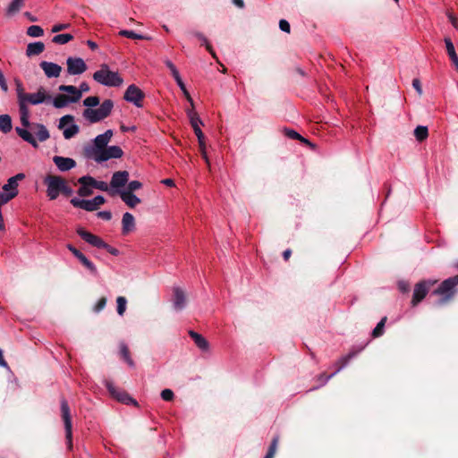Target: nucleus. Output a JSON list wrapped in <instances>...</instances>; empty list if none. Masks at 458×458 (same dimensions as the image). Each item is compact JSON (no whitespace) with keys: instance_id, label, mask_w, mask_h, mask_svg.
Segmentation results:
<instances>
[{"instance_id":"obj_18","label":"nucleus","mask_w":458,"mask_h":458,"mask_svg":"<svg viewBox=\"0 0 458 458\" xmlns=\"http://www.w3.org/2000/svg\"><path fill=\"white\" fill-rule=\"evenodd\" d=\"M53 162L60 172H67L76 166V161L71 157L55 156Z\"/></svg>"},{"instance_id":"obj_9","label":"nucleus","mask_w":458,"mask_h":458,"mask_svg":"<svg viewBox=\"0 0 458 458\" xmlns=\"http://www.w3.org/2000/svg\"><path fill=\"white\" fill-rule=\"evenodd\" d=\"M458 284V275L450 277L439 285V287L434 292L436 294L443 295L444 298L439 301V304H442L449 301L454 295V288Z\"/></svg>"},{"instance_id":"obj_36","label":"nucleus","mask_w":458,"mask_h":458,"mask_svg":"<svg viewBox=\"0 0 458 458\" xmlns=\"http://www.w3.org/2000/svg\"><path fill=\"white\" fill-rule=\"evenodd\" d=\"M428 135V127H426V126L419 125L414 130V136L417 139V140H419V141H422L425 139H427Z\"/></svg>"},{"instance_id":"obj_5","label":"nucleus","mask_w":458,"mask_h":458,"mask_svg":"<svg viewBox=\"0 0 458 458\" xmlns=\"http://www.w3.org/2000/svg\"><path fill=\"white\" fill-rule=\"evenodd\" d=\"M61 413H62V419H63L64 424L67 447L69 450H72V417H71L70 407L68 405L67 401L64 399L61 400Z\"/></svg>"},{"instance_id":"obj_42","label":"nucleus","mask_w":458,"mask_h":458,"mask_svg":"<svg viewBox=\"0 0 458 458\" xmlns=\"http://www.w3.org/2000/svg\"><path fill=\"white\" fill-rule=\"evenodd\" d=\"M386 321V317H384L377 323V327L373 329V332H372V335L374 337H378V336L382 335Z\"/></svg>"},{"instance_id":"obj_58","label":"nucleus","mask_w":458,"mask_h":458,"mask_svg":"<svg viewBox=\"0 0 458 458\" xmlns=\"http://www.w3.org/2000/svg\"><path fill=\"white\" fill-rule=\"evenodd\" d=\"M340 370L337 369L335 372L332 373L329 376H325L324 374H321L318 377V380L321 382V385H325L330 378H332Z\"/></svg>"},{"instance_id":"obj_19","label":"nucleus","mask_w":458,"mask_h":458,"mask_svg":"<svg viewBox=\"0 0 458 458\" xmlns=\"http://www.w3.org/2000/svg\"><path fill=\"white\" fill-rule=\"evenodd\" d=\"M39 66L47 78H57L62 72V67L52 62L42 61Z\"/></svg>"},{"instance_id":"obj_48","label":"nucleus","mask_w":458,"mask_h":458,"mask_svg":"<svg viewBox=\"0 0 458 458\" xmlns=\"http://www.w3.org/2000/svg\"><path fill=\"white\" fill-rule=\"evenodd\" d=\"M70 28H71V23H69V22L56 23L52 27L51 32L57 33L59 31H62V30H64L70 29Z\"/></svg>"},{"instance_id":"obj_23","label":"nucleus","mask_w":458,"mask_h":458,"mask_svg":"<svg viewBox=\"0 0 458 458\" xmlns=\"http://www.w3.org/2000/svg\"><path fill=\"white\" fill-rule=\"evenodd\" d=\"M122 200L130 208H135L140 203V199L130 191H118Z\"/></svg>"},{"instance_id":"obj_33","label":"nucleus","mask_w":458,"mask_h":458,"mask_svg":"<svg viewBox=\"0 0 458 458\" xmlns=\"http://www.w3.org/2000/svg\"><path fill=\"white\" fill-rule=\"evenodd\" d=\"M25 0H13L7 7L6 13L8 15H13L18 13L20 9L24 5Z\"/></svg>"},{"instance_id":"obj_40","label":"nucleus","mask_w":458,"mask_h":458,"mask_svg":"<svg viewBox=\"0 0 458 458\" xmlns=\"http://www.w3.org/2000/svg\"><path fill=\"white\" fill-rule=\"evenodd\" d=\"M190 122H191V125L192 126L197 138H201L203 135V132L200 129V125L202 124V121L200 120V118H195V120H192Z\"/></svg>"},{"instance_id":"obj_8","label":"nucleus","mask_w":458,"mask_h":458,"mask_svg":"<svg viewBox=\"0 0 458 458\" xmlns=\"http://www.w3.org/2000/svg\"><path fill=\"white\" fill-rule=\"evenodd\" d=\"M64 178L58 175H47L44 179V182L47 185V195L49 199L54 200L57 199L61 193Z\"/></svg>"},{"instance_id":"obj_6","label":"nucleus","mask_w":458,"mask_h":458,"mask_svg":"<svg viewBox=\"0 0 458 458\" xmlns=\"http://www.w3.org/2000/svg\"><path fill=\"white\" fill-rule=\"evenodd\" d=\"M58 129L63 131L65 140L72 139L80 131L79 126L74 123V117L71 114H66L60 118Z\"/></svg>"},{"instance_id":"obj_31","label":"nucleus","mask_w":458,"mask_h":458,"mask_svg":"<svg viewBox=\"0 0 458 458\" xmlns=\"http://www.w3.org/2000/svg\"><path fill=\"white\" fill-rule=\"evenodd\" d=\"M78 259L91 275L98 276L97 267L83 253L78 258Z\"/></svg>"},{"instance_id":"obj_47","label":"nucleus","mask_w":458,"mask_h":458,"mask_svg":"<svg viewBox=\"0 0 458 458\" xmlns=\"http://www.w3.org/2000/svg\"><path fill=\"white\" fill-rule=\"evenodd\" d=\"M361 352V349H359L358 351H356V352H350L348 355L341 358L340 361L342 362V365L340 366V368L338 369V370H341L343 368H344L347 363L349 362V360L353 358L357 353L360 352Z\"/></svg>"},{"instance_id":"obj_49","label":"nucleus","mask_w":458,"mask_h":458,"mask_svg":"<svg viewBox=\"0 0 458 458\" xmlns=\"http://www.w3.org/2000/svg\"><path fill=\"white\" fill-rule=\"evenodd\" d=\"M174 392L171 389L166 388L161 392V398L165 401H172L174 399Z\"/></svg>"},{"instance_id":"obj_56","label":"nucleus","mask_w":458,"mask_h":458,"mask_svg":"<svg viewBox=\"0 0 458 458\" xmlns=\"http://www.w3.org/2000/svg\"><path fill=\"white\" fill-rule=\"evenodd\" d=\"M279 28L281 30L287 32V33H289L290 30H291L290 24L286 20H281L279 21Z\"/></svg>"},{"instance_id":"obj_43","label":"nucleus","mask_w":458,"mask_h":458,"mask_svg":"<svg viewBox=\"0 0 458 458\" xmlns=\"http://www.w3.org/2000/svg\"><path fill=\"white\" fill-rule=\"evenodd\" d=\"M116 303H117V313L120 316H123V313L125 312V310H126L127 301H126V299L124 297L119 296L116 299Z\"/></svg>"},{"instance_id":"obj_55","label":"nucleus","mask_w":458,"mask_h":458,"mask_svg":"<svg viewBox=\"0 0 458 458\" xmlns=\"http://www.w3.org/2000/svg\"><path fill=\"white\" fill-rule=\"evenodd\" d=\"M412 87L415 89V90L417 91L419 96L422 95V93H423L422 87H421V83L419 79H413Z\"/></svg>"},{"instance_id":"obj_53","label":"nucleus","mask_w":458,"mask_h":458,"mask_svg":"<svg viewBox=\"0 0 458 458\" xmlns=\"http://www.w3.org/2000/svg\"><path fill=\"white\" fill-rule=\"evenodd\" d=\"M277 444H278V437H275L272 440V443L269 446V449L267 451L268 454H272V455H275L276 452V448H277Z\"/></svg>"},{"instance_id":"obj_38","label":"nucleus","mask_w":458,"mask_h":458,"mask_svg":"<svg viewBox=\"0 0 458 458\" xmlns=\"http://www.w3.org/2000/svg\"><path fill=\"white\" fill-rule=\"evenodd\" d=\"M27 34L33 38H38L44 34V30L40 26L32 25L28 28Z\"/></svg>"},{"instance_id":"obj_17","label":"nucleus","mask_w":458,"mask_h":458,"mask_svg":"<svg viewBox=\"0 0 458 458\" xmlns=\"http://www.w3.org/2000/svg\"><path fill=\"white\" fill-rule=\"evenodd\" d=\"M77 233L89 244L101 249L105 247V242L98 236L85 231L83 228H79L77 230Z\"/></svg>"},{"instance_id":"obj_45","label":"nucleus","mask_w":458,"mask_h":458,"mask_svg":"<svg viewBox=\"0 0 458 458\" xmlns=\"http://www.w3.org/2000/svg\"><path fill=\"white\" fill-rule=\"evenodd\" d=\"M361 352V349H359L358 351H356V352H350L348 355L341 358L340 361L342 362V365L340 366V368L338 369V370H341L343 368H344L347 363L349 362V360L353 358L357 353L360 352Z\"/></svg>"},{"instance_id":"obj_52","label":"nucleus","mask_w":458,"mask_h":458,"mask_svg":"<svg viewBox=\"0 0 458 458\" xmlns=\"http://www.w3.org/2000/svg\"><path fill=\"white\" fill-rule=\"evenodd\" d=\"M285 135L290 139L293 140H302V136L300 135L297 131L293 130L287 129L285 130Z\"/></svg>"},{"instance_id":"obj_30","label":"nucleus","mask_w":458,"mask_h":458,"mask_svg":"<svg viewBox=\"0 0 458 458\" xmlns=\"http://www.w3.org/2000/svg\"><path fill=\"white\" fill-rule=\"evenodd\" d=\"M12 118L9 114H0V131L8 133L12 131Z\"/></svg>"},{"instance_id":"obj_63","label":"nucleus","mask_w":458,"mask_h":458,"mask_svg":"<svg viewBox=\"0 0 458 458\" xmlns=\"http://www.w3.org/2000/svg\"><path fill=\"white\" fill-rule=\"evenodd\" d=\"M67 249L78 259L82 252H81L79 250H77L74 246L72 244L67 245Z\"/></svg>"},{"instance_id":"obj_41","label":"nucleus","mask_w":458,"mask_h":458,"mask_svg":"<svg viewBox=\"0 0 458 458\" xmlns=\"http://www.w3.org/2000/svg\"><path fill=\"white\" fill-rule=\"evenodd\" d=\"M119 35L133 39H144L146 38L143 35L138 34L132 30H120Z\"/></svg>"},{"instance_id":"obj_29","label":"nucleus","mask_w":458,"mask_h":458,"mask_svg":"<svg viewBox=\"0 0 458 458\" xmlns=\"http://www.w3.org/2000/svg\"><path fill=\"white\" fill-rule=\"evenodd\" d=\"M69 99L70 98H68V96L64 95V94H59V95L55 96L54 98H51L50 101L52 102L53 106L55 108H63V107L68 106L70 103H72Z\"/></svg>"},{"instance_id":"obj_64","label":"nucleus","mask_w":458,"mask_h":458,"mask_svg":"<svg viewBox=\"0 0 458 458\" xmlns=\"http://www.w3.org/2000/svg\"><path fill=\"white\" fill-rule=\"evenodd\" d=\"M447 17L450 21V22L452 23V25L458 30V21L457 19L455 18V16L452 13H448L447 14Z\"/></svg>"},{"instance_id":"obj_62","label":"nucleus","mask_w":458,"mask_h":458,"mask_svg":"<svg viewBox=\"0 0 458 458\" xmlns=\"http://www.w3.org/2000/svg\"><path fill=\"white\" fill-rule=\"evenodd\" d=\"M78 91L80 92L81 98L83 93L89 91V86L88 85L87 82H81L80 84Z\"/></svg>"},{"instance_id":"obj_25","label":"nucleus","mask_w":458,"mask_h":458,"mask_svg":"<svg viewBox=\"0 0 458 458\" xmlns=\"http://www.w3.org/2000/svg\"><path fill=\"white\" fill-rule=\"evenodd\" d=\"M59 90L62 92H66L69 94V100L72 103H76L81 99V94L78 91V89L72 85H61L59 86Z\"/></svg>"},{"instance_id":"obj_54","label":"nucleus","mask_w":458,"mask_h":458,"mask_svg":"<svg viewBox=\"0 0 458 458\" xmlns=\"http://www.w3.org/2000/svg\"><path fill=\"white\" fill-rule=\"evenodd\" d=\"M106 304V299L105 297H102L98 300V303L96 304L94 310L96 312H99L101 310L105 308Z\"/></svg>"},{"instance_id":"obj_32","label":"nucleus","mask_w":458,"mask_h":458,"mask_svg":"<svg viewBox=\"0 0 458 458\" xmlns=\"http://www.w3.org/2000/svg\"><path fill=\"white\" fill-rule=\"evenodd\" d=\"M120 354L130 367H134V362L130 356L129 348L124 343L120 344Z\"/></svg>"},{"instance_id":"obj_24","label":"nucleus","mask_w":458,"mask_h":458,"mask_svg":"<svg viewBox=\"0 0 458 458\" xmlns=\"http://www.w3.org/2000/svg\"><path fill=\"white\" fill-rule=\"evenodd\" d=\"M135 229V219L134 216L126 212L123 214L122 218V233L123 234H128Z\"/></svg>"},{"instance_id":"obj_13","label":"nucleus","mask_w":458,"mask_h":458,"mask_svg":"<svg viewBox=\"0 0 458 458\" xmlns=\"http://www.w3.org/2000/svg\"><path fill=\"white\" fill-rule=\"evenodd\" d=\"M67 72L70 75H80L87 70V65L82 58L68 57L66 60Z\"/></svg>"},{"instance_id":"obj_20","label":"nucleus","mask_w":458,"mask_h":458,"mask_svg":"<svg viewBox=\"0 0 458 458\" xmlns=\"http://www.w3.org/2000/svg\"><path fill=\"white\" fill-rule=\"evenodd\" d=\"M173 306L177 311L183 310L186 306V295L180 287H174L173 290Z\"/></svg>"},{"instance_id":"obj_22","label":"nucleus","mask_w":458,"mask_h":458,"mask_svg":"<svg viewBox=\"0 0 458 458\" xmlns=\"http://www.w3.org/2000/svg\"><path fill=\"white\" fill-rule=\"evenodd\" d=\"M78 182H87L91 185L92 188L103 191H109L110 194H114L113 191H110L108 184L103 181H97L95 178L89 175H85L79 178Z\"/></svg>"},{"instance_id":"obj_28","label":"nucleus","mask_w":458,"mask_h":458,"mask_svg":"<svg viewBox=\"0 0 458 458\" xmlns=\"http://www.w3.org/2000/svg\"><path fill=\"white\" fill-rule=\"evenodd\" d=\"M44 49H45V45H44V43H42L40 41L30 43L27 46L26 55L28 56L38 55L41 54L44 51Z\"/></svg>"},{"instance_id":"obj_44","label":"nucleus","mask_w":458,"mask_h":458,"mask_svg":"<svg viewBox=\"0 0 458 458\" xmlns=\"http://www.w3.org/2000/svg\"><path fill=\"white\" fill-rule=\"evenodd\" d=\"M165 64L167 66V68L170 70L174 80H177L181 77L175 65L170 60H165Z\"/></svg>"},{"instance_id":"obj_60","label":"nucleus","mask_w":458,"mask_h":458,"mask_svg":"<svg viewBox=\"0 0 458 458\" xmlns=\"http://www.w3.org/2000/svg\"><path fill=\"white\" fill-rule=\"evenodd\" d=\"M101 249L106 250L110 254L114 256H117L119 254V250L107 243L105 242V247H102Z\"/></svg>"},{"instance_id":"obj_10","label":"nucleus","mask_w":458,"mask_h":458,"mask_svg":"<svg viewBox=\"0 0 458 458\" xmlns=\"http://www.w3.org/2000/svg\"><path fill=\"white\" fill-rule=\"evenodd\" d=\"M105 198L101 195L96 196L92 199H81L73 198L71 199V204L86 211H94L98 208L99 206L105 203Z\"/></svg>"},{"instance_id":"obj_39","label":"nucleus","mask_w":458,"mask_h":458,"mask_svg":"<svg viewBox=\"0 0 458 458\" xmlns=\"http://www.w3.org/2000/svg\"><path fill=\"white\" fill-rule=\"evenodd\" d=\"M177 85L179 86V88L181 89V90L182 91L184 97L186 98V99L188 100V102L191 104V106H193V99L191 97L189 91L187 90L186 87H185V84L183 83L182 78L180 77L179 79L175 80Z\"/></svg>"},{"instance_id":"obj_59","label":"nucleus","mask_w":458,"mask_h":458,"mask_svg":"<svg viewBox=\"0 0 458 458\" xmlns=\"http://www.w3.org/2000/svg\"><path fill=\"white\" fill-rule=\"evenodd\" d=\"M0 88L3 89V91L6 92L8 90V86L5 81V78L4 76V73L0 70Z\"/></svg>"},{"instance_id":"obj_14","label":"nucleus","mask_w":458,"mask_h":458,"mask_svg":"<svg viewBox=\"0 0 458 458\" xmlns=\"http://www.w3.org/2000/svg\"><path fill=\"white\" fill-rule=\"evenodd\" d=\"M105 386L107 388L110 394L114 397L119 402H122L123 403H134L136 404V401L132 399L131 396L128 395L125 392L120 391L117 389L114 384L109 380H105Z\"/></svg>"},{"instance_id":"obj_50","label":"nucleus","mask_w":458,"mask_h":458,"mask_svg":"<svg viewBox=\"0 0 458 458\" xmlns=\"http://www.w3.org/2000/svg\"><path fill=\"white\" fill-rule=\"evenodd\" d=\"M142 187V183L139 181H131L128 183V187L126 191H130L133 192Z\"/></svg>"},{"instance_id":"obj_35","label":"nucleus","mask_w":458,"mask_h":458,"mask_svg":"<svg viewBox=\"0 0 458 458\" xmlns=\"http://www.w3.org/2000/svg\"><path fill=\"white\" fill-rule=\"evenodd\" d=\"M73 39V36L69 33L58 34L52 38V42L58 45H64Z\"/></svg>"},{"instance_id":"obj_51","label":"nucleus","mask_w":458,"mask_h":458,"mask_svg":"<svg viewBox=\"0 0 458 458\" xmlns=\"http://www.w3.org/2000/svg\"><path fill=\"white\" fill-rule=\"evenodd\" d=\"M61 193H63L64 195H65L67 197L71 196L73 193L72 189L67 184L65 180H64L62 189H61Z\"/></svg>"},{"instance_id":"obj_7","label":"nucleus","mask_w":458,"mask_h":458,"mask_svg":"<svg viewBox=\"0 0 458 458\" xmlns=\"http://www.w3.org/2000/svg\"><path fill=\"white\" fill-rule=\"evenodd\" d=\"M123 155V151L119 146H107L88 159L94 160L97 163H103L112 158H120Z\"/></svg>"},{"instance_id":"obj_1","label":"nucleus","mask_w":458,"mask_h":458,"mask_svg":"<svg viewBox=\"0 0 458 458\" xmlns=\"http://www.w3.org/2000/svg\"><path fill=\"white\" fill-rule=\"evenodd\" d=\"M15 83L20 120L23 127H16L15 131L24 141L30 143L33 148H38L37 139L41 142L46 141L50 137L49 131L42 123H30L29 107L24 106V98L27 93L24 91L22 83L19 80H16Z\"/></svg>"},{"instance_id":"obj_16","label":"nucleus","mask_w":458,"mask_h":458,"mask_svg":"<svg viewBox=\"0 0 458 458\" xmlns=\"http://www.w3.org/2000/svg\"><path fill=\"white\" fill-rule=\"evenodd\" d=\"M25 178V174L22 173H19L16 175L10 177L7 180V182L3 186V191L8 192L9 194H13L15 198L18 193V182L22 181Z\"/></svg>"},{"instance_id":"obj_2","label":"nucleus","mask_w":458,"mask_h":458,"mask_svg":"<svg viewBox=\"0 0 458 458\" xmlns=\"http://www.w3.org/2000/svg\"><path fill=\"white\" fill-rule=\"evenodd\" d=\"M83 105L87 108L83 111L82 116L89 123H98L106 118L114 108V102L111 99H106L102 102L98 108L93 109L99 105V98L90 96L83 100Z\"/></svg>"},{"instance_id":"obj_27","label":"nucleus","mask_w":458,"mask_h":458,"mask_svg":"<svg viewBox=\"0 0 458 458\" xmlns=\"http://www.w3.org/2000/svg\"><path fill=\"white\" fill-rule=\"evenodd\" d=\"M190 336L194 341L195 344L202 351H207L209 347L208 341L199 333L194 331L189 332Z\"/></svg>"},{"instance_id":"obj_21","label":"nucleus","mask_w":458,"mask_h":458,"mask_svg":"<svg viewBox=\"0 0 458 458\" xmlns=\"http://www.w3.org/2000/svg\"><path fill=\"white\" fill-rule=\"evenodd\" d=\"M129 180V173L127 171H118L113 174L110 182V187L119 189L123 187Z\"/></svg>"},{"instance_id":"obj_46","label":"nucleus","mask_w":458,"mask_h":458,"mask_svg":"<svg viewBox=\"0 0 458 458\" xmlns=\"http://www.w3.org/2000/svg\"><path fill=\"white\" fill-rule=\"evenodd\" d=\"M361 352V349H359L358 351H356V352H350L348 355L341 358L340 361L342 362V365L340 366V368L338 369V370H341L343 368H344L347 363L349 362V360L353 358L357 353L360 352Z\"/></svg>"},{"instance_id":"obj_4","label":"nucleus","mask_w":458,"mask_h":458,"mask_svg":"<svg viewBox=\"0 0 458 458\" xmlns=\"http://www.w3.org/2000/svg\"><path fill=\"white\" fill-rule=\"evenodd\" d=\"M113 131L107 130L104 133L98 135L91 144H88L83 148V155L88 159L97 152L107 147L113 137Z\"/></svg>"},{"instance_id":"obj_11","label":"nucleus","mask_w":458,"mask_h":458,"mask_svg":"<svg viewBox=\"0 0 458 458\" xmlns=\"http://www.w3.org/2000/svg\"><path fill=\"white\" fill-rule=\"evenodd\" d=\"M50 100L51 96L47 93L46 89L39 87L37 92L27 93L26 98H24V106L25 107H29V104L36 106L43 103H48Z\"/></svg>"},{"instance_id":"obj_12","label":"nucleus","mask_w":458,"mask_h":458,"mask_svg":"<svg viewBox=\"0 0 458 458\" xmlns=\"http://www.w3.org/2000/svg\"><path fill=\"white\" fill-rule=\"evenodd\" d=\"M123 98L127 102L132 103L137 107H141L144 93L140 88L132 84L127 88Z\"/></svg>"},{"instance_id":"obj_61","label":"nucleus","mask_w":458,"mask_h":458,"mask_svg":"<svg viewBox=\"0 0 458 458\" xmlns=\"http://www.w3.org/2000/svg\"><path fill=\"white\" fill-rule=\"evenodd\" d=\"M98 216L104 220H110L112 218V214L109 211H100L98 213Z\"/></svg>"},{"instance_id":"obj_3","label":"nucleus","mask_w":458,"mask_h":458,"mask_svg":"<svg viewBox=\"0 0 458 458\" xmlns=\"http://www.w3.org/2000/svg\"><path fill=\"white\" fill-rule=\"evenodd\" d=\"M93 79L98 83L106 87H119L123 80L117 72L110 70L107 64H101L100 69L93 73Z\"/></svg>"},{"instance_id":"obj_15","label":"nucleus","mask_w":458,"mask_h":458,"mask_svg":"<svg viewBox=\"0 0 458 458\" xmlns=\"http://www.w3.org/2000/svg\"><path fill=\"white\" fill-rule=\"evenodd\" d=\"M432 284L433 283L430 282H420L415 285L411 300L412 306H416L425 298Z\"/></svg>"},{"instance_id":"obj_26","label":"nucleus","mask_w":458,"mask_h":458,"mask_svg":"<svg viewBox=\"0 0 458 458\" xmlns=\"http://www.w3.org/2000/svg\"><path fill=\"white\" fill-rule=\"evenodd\" d=\"M445 44L447 54L450 57L452 63L455 66L456 70L458 71V55L455 52L454 46L449 38H445Z\"/></svg>"},{"instance_id":"obj_34","label":"nucleus","mask_w":458,"mask_h":458,"mask_svg":"<svg viewBox=\"0 0 458 458\" xmlns=\"http://www.w3.org/2000/svg\"><path fill=\"white\" fill-rule=\"evenodd\" d=\"M192 35L196 37L201 43L206 47L207 50L212 55L214 58H216V53L213 50V47L209 44L208 38L200 32H193Z\"/></svg>"},{"instance_id":"obj_37","label":"nucleus","mask_w":458,"mask_h":458,"mask_svg":"<svg viewBox=\"0 0 458 458\" xmlns=\"http://www.w3.org/2000/svg\"><path fill=\"white\" fill-rule=\"evenodd\" d=\"M81 187L78 190V194L81 197H87L92 194V187L87 182H79Z\"/></svg>"},{"instance_id":"obj_57","label":"nucleus","mask_w":458,"mask_h":458,"mask_svg":"<svg viewBox=\"0 0 458 458\" xmlns=\"http://www.w3.org/2000/svg\"><path fill=\"white\" fill-rule=\"evenodd\" d=\"M186 113H187V115H188L190 121L195 120V118H199V116L194 110V105L191 106V108L187 109Z\"/></svg>"}]
</instances>
